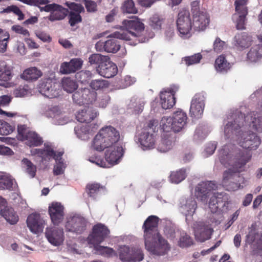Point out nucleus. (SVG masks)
<instances>
[{"instance_id":"f257e3e1","label":"nucleus","mask_w":262,"mask_h":262,"mask_svg":"<svg viewBox=\"0 0 262 262\" xmlns=\"http://www.w3.org/2000/svg\"><path fill=\"white\" fill-rule=\"evenodd\" d=\"M122 25L125 30L112 33L110 35L112 38L105 41L106 52L114 53L120 49V45L117 38L128 41L133 46L148 41V39L143 34L144 25L137 17L132 20H124Z\"/></svg>"},{"instance_id":"f03ea898","label":"nucleus","mask_w":262,"mask_h":262,"mask_svg":"<svg viewBox=\"0 0 262 262\" xmlns=\"http://www.w3.org/2000/svg\"><path fill=\"white\" fill-rule=\"evenodd\" d=\"M219 159L221 163L228 169L223 173V185L228 190H234L237 187V184H228L229 180L232 179L234 174L242 171L244 166L251 158L249 152L237 150L233 156L229 151L227 145H225L219 151Z\"/></svg>"},{"instance_id":"7ed1b4c3","label":"nucleus","mask_w":262,"mask_h":262,"mask_svg":"<svg viewBox=\"0 0 262 262\" xmlns=\"http://www.w3.org/2000/svg\"><path fill=\"white\" fill-rule=\"evenodd\" d=\"M159 219L155 215H150L142 226L145 249L152 254L164 255L170 249L167 241L160 234L158 229Z\"/></svg>"},{"instance_id":"20e7f679","label":"nucleus","mask_w":262,"mask_h":262,"mask_svg":"<svg viewBox=\"0 0 262 262\" xmlns=\"http://www.w3.org/2000/svg\"><path fill=\"white\" fill-rule=\"evenodd\" d=\"M225 136L227 138H232L237 141L238 144L245 149H236L231 152L234 156L237 150L249 152L252 155L250 150L256 149L260 144V140L255 134H248L243 132L232 122H228L224 128Z\"/></svg>"},{"instance_id":"39448f33","label":"nucleus","mask_w":262,"mask_h":262,"mask_svg":"<svg viewBox=\"0 0 262 262\" xmlns=\"http://www.w3.org/2000/svg\"><path fill=\"white\" fill-rule=\"evenodd\" d=\"M119 132L110 125L102 127L94 138L92 146L94 149L102 151L104 149L118 145L120 139Z\"/></svg>"},{"instance_id":"423d86ee","label":"nucleus","mask_w":262,"mask_h":262,"mask_svg":"<svg viewBox=\"0 0 262 262\" xmlns=\"http://www.w3.org/2000/svg\"><path fill=\"white\" fill-rule=\"evenodd\" d=\"M233 124L241 128L244 125H249L253 130L257 132H262V115L255 112H251L246 116L241 112L237 111L233 114Z\"/></svg>"},{"instance_id":"0eeeda50","label":"nucleus","mask_w":262,"mask_h":262,"mask_svg":"<svg viewBox=\"0 0 262 262\" xmlns=\"http://www.w3.org/2000/svg\"><path fill=\"white\" fill-rule=\"evenodd\" d=\"M106 148L105 152V161L97 157H91L90 161L102 167H108V165L112 166L118 164L124 154L122 147L116 145Z\"/></svg>"},{"instance_id":"6e6552de","label":"nucleus","mask_w":262,"mask_h":262,"mask_svg":"<svg viewBox=\"0 0 262 262\" xmlns=\"http://www.w3.org/2000/svg\"><path fill=\"white\" fill-rule=\"evenodd\" d=\"M192 14V27L194 31H202L209 26L210 17L204 11L200 10L199 8H191Z\"/></svg>"},{"instance_id":"1a4fd4ad","label":"nucleus","mask_w":262,"mask_h":262,"mask_svg":"<svg viewBox=\"0 0 262 262\" xmlns=\"http://www.w3.org/2000/svg\"><path fill=\"white\" fill-rule=\"evenodd\" d=\"M97 93L96 91L91 90L89 88L78 90L73 94L74 102L79 105H89L95 102Z\"/></svg>"},{"instance_id":"9d476101","label":"nucleus","mask_w":262,"mask_h":262,"mask_svg":"<svg viewBox=\"0 0 262 262\" xmlns=\"http://www.w3.org/2000/svg\"><path fill=\"white\" fill-rule=\"evenodd\" d=\"M110 230L105 225L98 223L95 225L92 232L88 237V242L94 245H97L108 237Z\"/></svg>"},{"instance_id":"9b49d317","label":"nucleus","mask_w":262,"mask_h":262,"mask_svg":"<svg viewBox=\"0 0 262 262\" xmlns=\"http://www.w3.org/2000/svg\"><path fill=\"white\" fill-rule=\"evenodd\" d=\"M195 238L197 241L204 242L211 238L213 232L210 225L205 222H198L193 224Z\"/></svg>"},{"instance_id":"f8f14e48","label":"nucleus","mask_w":262,"mask_h":262,"mask_svg":"<svg viewBox=\"0 0 262 262\" xmlns=\"http://www.w3.org/2000/svg\"><path fill=\"white\" fill-rule=\"evenodd\" d=\"M177 26L181 34L186 35L189 34L193 27L188 10L183 9L179 12L177 20Z\"/></svg>"},{"instance_id":"ddd939ff","label":"nucleus","mask_w":262,"mask_h":262,"mask_svg":"<svg viewBox=\"0 0 262 262\" xmlns=\"http://www.w3.org/2000/svg\"><path fill=\"white\" fill-rule=\"evenodd\" d=\"M87 224L86 219L79 215L71 216L66 224V229L69 231L81 234L85 230Z\"/></svg>"},{"instance_id":"4468645a","label":"nucleus","mask_w":262,"mask_h":262,"mask_svg":"<svg viewBox=\"0 0 262 262\" xmlns=\"http://www.w3.org/2000/svg\"><path fill=\"white\" fill-rule=\"evenodd\" d=\"M205 93L201 92L196 94L191 103L190 114L191 117L200 118L203 115L205 107Z\"/></svg>"},{"instance_id":"2eb2a0df","label":"nucleus","mask_w":262,"mask_h":262,"mask_svg":"<svg viewBox=\"0 0 262 262\" xmlns=\"http://www.w3.org/2000/svg\"><path fill=\"white\" fill-rule=\"evenodd\" d=\"M216 188L217 186L213 182H202L195 187V196L202 202L206 201L211 192Z\"/></svg>"},{"instance_id":"dca6fc26","label":"nucleus","mask_w":262,"mask_h":262,"mask_svg":"<svg viewBox=\"0 0 262 262\" xmlns=\"http://www.w3.org/2000/svg\"><path fill=\"white\" fill-rule=\"evenodd\" d=\"M228 196L226 193H214L209 202V207L212 213L223 210L228 204Z\"/></svg>"},{"instance_id":"f3484780","label":"nucleus","mask_w":262,"mask_h":262,"mask_svg":"<svg viewBox=\"0 0 262 262\" xmlns=\"http://www.w3.org/2000/svg\"><path fill=\"white\" fill-rule=\"evenodd\" d=\"M138 141L143 150L151 149L155 146L156 137L148 128H143L139 136Z\"/></svg>"},{"instance_id":"a211bd4d","label":"nucleus","mask_w":262,"mask_h":262,"mask_svg":"<svg viewBox=\"0 0 262 262\" xmlns=\"http://www.w3.org/2000/svg\"><path fill=\"white\" fill-rule=\"evenodd\" d=\"M49 214L52 222L58 225L62 222L64 216V207L58 202H53L49 207Z\"/></svg>"},{"instance_id":"6ab92c4d","label":"nucleus","mask_w":262,"mask_h":262,"mask_svg":"<svg viewBox=\"0 0 262 262\" xmlns=\"http://www.w3.org/2000/svg\"><path fill=\"white\" fill-rule=\"evenodd\" d=\"M27 224L32 233H38L43 231L45 221L41 219L39 213H32L28 215Z\"/></svg>"},{"instance_id":"aec40b11","label":"nucleus","mask_w":262,"mask_h":262,"mask_svg":"<svg viewBox=\"0 0 262 262\" xmlns=\"http://www.w3.org/2000/svg\"><path fill=\"white\" fill-rule=\"evenodd\" d=\"M44 145L45 148L43 149L36 148L31 150L32 155H37L41 158L42 160H46L47 159H50L51 158L55 160L56 158L61 157L63 154V152L62 151L56 153L51 146L49 144H45Z\"/></svg>"},{"instance_id":"412c9836","label":"nucleus","mask_w":262,"mask_h":262,"mask_svg":"<svg viewBox=\"0 0 262 262\" xmlns=\"http://www.w3.org/2000/svg\"><path fill=\"white\" fill-rule=\"evenodd\" d=\"M46 236L52 245L56 246L60 245L64 240L63 230L56 227L47 228Z\"/></svg>"},{"instance_id":"4be33fe9","label":"nucleus","mask_w":262,"mask_h":262,"mask_svg":"<svg viewBox=\"0 0 262 262\" xmlns=\"http://www.w3.org/2000/svg\"><path fill=\"white\" fill-rule=\"evenodd\" d=\"M98 73L102 76L110 78L115 76L118 72V68L110 57L104 63L100 64L97 69Z\"/></svg>"},{"instance_id":"5701e85b","label":"nucleus","mask_w":262,"mask_h":262,"mask_svg":"<svg viewBox=\"0 0 262 262\" xmlns=\"http://www.w3.org/2000/svg\"><path fill=\"white\" fill-rule=\"evenodd\" d=\"M83 61L80 58H73L69 62H63L61 64L60 72L63 74L75 73L80 70Z\"/></svg>"},{"instance_id":"b1692460","label":"nucleus","mask_w":262,"mask_h":262,"mask_svg":"<svg viewBox=\"0 0 262 262\" xmlns=\"http://www.w3.org/2000/svg\"><path fill=\"white\" fill-rule=\"evenodd\" d=\"M39 92L45 97L52 99L57 98L59 96L60 90L55 87V84L51 82H43L40 84L39 87Z\"/></svg>"},{"instance_id":"393cba45","label":"nucleus","mask_w":262,"mask_h":262,"mask_svg":"<svg viewBox=\"0 0 262 262\" xmlns=\"http://www.w3.org/2000/svg\"><path fill=\"white\" fill-rule=\"evenodd\" d=\"M97 116V112L92 106H85L84 109L79 111L76 115L77 120L82 123L91 122Z\"/></svg>"},{"instance_id":"a878e982","label":"nucleus","mask_w":262,"mask_h":262,"mask_svg":"<svg viewBox=\"0 0 262 262\" xmlns=\"http://www.w3.org/2000/svg\"><path fill=\"white\" fill-rule=\"evenodd\" d=\"M105 189V186L101 185L99 183L92 182L86 184L85 189V192L88 196L93 200H96L101 194L102 191Z\"/></svg>"},{"instance_id":"bb28decb","label":"nucleus","mask_w":262,"mask_h":262,"mask_svg":"<svg viewBox=\"0 0 262 262\" xmlns=\"http://www.w3.org/2000/svg\"><path fill=\"white\" fill-rule=\"evenodd\" d=\"M69 10L62 6L54 4L52 10L48 17L49 20L54 21L63 19L68 15Z\"/></svg>"},{"instance_id":"cd10ccee","label":"nucleus","mask_w":262,"mask_h":262,"mask_svg":"<svg viewBox=\"0 0 262 262\" xmlns=\"http://www.w3.org/2000/svg\"><path fill=\"white\" fill-rule=\"evenodd\" d=\"M172 117L173 118L174 132H180L186 124V114L182 110H178L173 113Z\"/></svg>"},{"instance_id":"c85d7f7f","label":"nucleus","mask_w":262,"mask_h":262,"mask_svg":"<svg viewBox=\"0 0 262 262\" xmlns=\"http://www.w3.org/2000/svg\"><path fill=\"white\" fill-rule=\"evenodd\" d=\"M235 46L239 49L249 48L251 44V37L246 32L237 33L234 37Z\"/></svg>"},{"instance_id":"c756f323","label":"nucleus","mask_w":262,"mask_h":262,"mask_svg":"<svg viewBox=\"0 0 262 262\" xmlns=\"http://www.w3.org/2000/svg\"><path fill=\"white\" fill-rule=\"evenodd\" d=\"M16 183L15 179L10 175L0 173V190L12 191Z\"/></svg>"},{"instance_id":"7c9ffc66","label":"nucleus","mask_w":262,"mask_h":262,"mask_svg":"<svg viewBox=\"0 0 262 262\" xmlns=\"http://www.w3.org/2000/svg\"><path fill=\"white\" fill-rule=\"evenodd\" d=\"M176 97L170 93L163 92L160 94V103L163 109L172 107L176 104Z\"/></svg>"},{"instance_id":"2f4dec72","label":"nucleus","mask_w":262,"mask_h":262,"mask_svg":"<svg viewBox=\"0 0 262 262\" xmlns=\"http://www.w3.org/2000/svg\"><path fill=\"white\" fill-rule=\"evenodd\" d=\"M182 211L186 216L192 215L195 211L197 207L196 201L192 198H190L183 201L181 206Z\"/></svg>"},{"instance_id":"473e14b6","label":"nucleus","mask_w":262,"mask_h":262,"mask_svg":"<svg viewBox=\"0 0 262 262\" xmlns=\"http://www.w3.org/2000/svg\"><path fill=\"white\" fill-rule=\"evenodd\" d=\"M42 72L36 67H31L25 70L21 74V78L27 80H36L42 76Z\"/></svg>"},{"instance_id":"72a5a7b5","label":"nucleus","mask_w":262,"mask_h":262,"mask_svg":"<svg viewBox=\"0 0 262 262\" xmlns=\"http://www.w3.org/2000/svg\"><path fill=\"white\" fill-rule=\"evenodd\" d=\"M12 77V68L5 61L0 62V80L4 82L10 81Z\"/></svg>"},{"instance_id":"f704fd0d","label":"nucleus","mask_w":262,"mask_h":262,"mask_svg":"<svg viewBox=\"0 0 262 262\" xmlns=\"http://www.w3.org/2000/svg\"><path fill=\"white\" fill-rule=\"evenodd\" d=\"M214 67L217 71L227 72L231 68L230 63L228 62L224 55L219 56L215 60Z\"/></svg>"},{"instance_id":"c9c22d12","label":"nucleus","mask_w":262,"mask_h":262,"mask_svg":"<svg viewBox=\"0 0 262 262\" xmlns=\"http://www.w3.org/2000/svg\"><path fill=\"white\" fill-rule=\"evenodd\" d=\"M26 143L30 147L38 146L42 144L43 141L38 134L33 132H28L26 136Z\"/></svg>"},{"instance_id":"e433bc0d","label":"nucleus","mask_w":262,"mask_h":262,"mask_svg":"<svg viewBox=\"0 0 262 262\" xmlns=\"http://www.w3.org/2000/svg\"><path fill=\"white\" fill-rule=\"evenodd\" d=\"M1 214L8 222L12 225L16 224L18 221L17 214L12 208H7L2 210Z\"/></svg>"},{"instance_id":"4c0bfd02","label":"nucleus","mask_w":262,"mask_h":262,"mask_svg":"<svg viewBox=\"0 0 262 262\" xmlns=\"http://www.w3.org/2000/svg\"><path fill=\"white\" fill-rule=\"evenodd\" d=\"M248 58L251 61H256L262 57V45H256L251 48L247 54Z\"/></svg>"},{"instance_id":"58836bf2","label":"nucleus","mask_w":262,"mask_h":262,"mask_svg":"<svg viewBox=\"0 0 262 262\" xmlns=\"http://www.w3.org/2000/svg\"><path fill=\"white\" fill-rule=\"evenodd\" d=\"M160 127L165 132H169L171 130L174 132V124L173 118L172 117H163L161 120Z\"/></svg>"},{"instance_id":"ea45409f","label":"nucleus","mask_w":262,"mask_h":262,"mask_svg":"<svg viewBox=\"0 0 262 262\" xmlns=\"http://www.w3.org/2000/svg\"><path fill=\"white\" fill-rule=\"evenodd\" d=\"M173 145V137L170 135H164L161 140V143L158 147L162 152H166L172 147Z\"/></svg>"},{"instance_id":"a19ab883","label":"nucleus","mask_w":262,"mask_h":262,"mask_svg":"<svg viewBox=\"0 0 262 262\" xmlns=\"http://www.w3.org/2000/svg\"><path fill=\"white\" fill-rule=\"evenodd\" d=\"M132 249L127 246H120L119 249V257L124 262H130Z\"/></svg>"},{"instance_id":"79ce46f5","label":"nucleus","mask_w":262,"mask_h":262,"mask_svg":"<svg viewBox=\"0 0 262 262\" xmlns=\"http://www.w3.org/2000/svg\"><path fill=\"white\" fill-rule=\"evenodd\" d=\"M186 177V170L184 169H181L178 171L172 172L169 179L171 183L178 184L184 180Z\"/></svg>"},{"instance_id":"37998d69","label":"nucleus","mask_w":262,"mask_h":262,"mask_svg":"<svg viewBox=\"0 0 262 262\" xmlns=\"http://www.w3.org/2000/svg\"><path fill=\"white\" fill-rule=\"evenodd\" d=\"M109 86L108 81L103 79L93 80L90 83V86L94 91L107 88Z\"/></svg>"},{"instance_id":"c03bdc74","label":"nucleus","mask_w":262,"mask_h":262,"mask_svg":"<svg viewBox=\"0 0 262 262\" xmlns=\"http://www.w3.org/2000/svg\"><path fill=\"white\" fill-rule=\"evenodd\" d=\"M121 10L124 13L136 14L138 12L133 0H125L122 4Z\"/></svg>"},{"instance_id":"a18cd8bd","label":"nucleus","mask_w":262,"mask_h":262,"mask_svg":"<svg viewBox=\"0 0 262 262\" xmlns=\"http://www.w3.org/2000/svg\"><path fill=\"white\" fill-rule=\"evenodd\" d=\"M62 86L68 93H72L77 88L76 82L70 78H65L62 80Z\"/></svg>"},{"instance_id":"49530a36","label":"nucleus","mask_w":262,"mask_h":262,"mask_svg":"<svg viewBox=\"0 0 262 262\" xmlns=\"http://www.w3.org/2000/svg\"><path fill=\"white\" fill-rule=\"evenodd\" d=\"M108 56L102 55L100 54H93L89 58V62L91 64H96L98 67L108 59Z\"/></svg>"},{"instance_id":"de8ad7c7","label":"nucleus","mask_w":262,"mask_h":262,"mask_svg":"<svg viewBox=\"0 0 262 262\" xmlns=\"http://www.w3.org/2000/svg\"><path fill=\"white\" fill-rule=\"evenodd\" d=\"M11 12H13L18 16L19 20L24 19V14L23 13L20 9L15 5L8 6L6 8L4 9L1 12V13H9Z\"/></svg>"},{"instance_id":"09e8293b","label":"nucleus","mask_w":262,"mask_h":262,"mask_svg":"<svg viewBox=\"0 0 262 262\" xmlns=\"http://www.w3.org/2000/svg\"><path fill=\"white\" fill-rule=\"evenodd\" d=\"M143 250L138 248H132L130 262H139L144 259Z\"/></svg>"},{"instance_id":"8fccbe9b","label":"nucleus","mask_w":262,"mask_h":262,"mask_svg":"<svg viewBox=\"0 0 262 262\" xmlns=\"http://www.w3.org/2000/svg\"><path fill=\"white\" fill-rule=\"evenodd\" d=\"M55 161L56 165L54 166L53 169L54 174L55 176H58L63 174L66 168V165L63 163L61 157L56 158Z\"/></svg>"},{"instance_id":"3c124183","label":"nucleus","mask_w":262,"mask_h":262,"mask_svg":"<svg viewBox=\"0 0 262 262\" xmlns=\"http://www.w3.org/2000/svg\"><path fill=\"white\" fill-rule=\"evenodd\" d=\"M193 244L192 238L186 233L182 234L179 241V245L182 248L188 247Z\"/></svg>"},{"instance_id":"603ef678","label":"nucleus","mask_w":262,"mask_h":262,"mask_svg":"<svg viewBox=\"0 0 262 262\" xmlns=\"http://www.w3.org/2000/svg\"><path fill=\"white\" fill-rule=\"evenodd\" d=\"M14 129L13 126L7 122L0 120V135H8L12 133Z\"/></svg>"},{"instance_id":"864d4df0","label":"nucleus","mask_w":262,"mask_h":262,"mask_svg":"<svg viewBox=\"0 0 262 262\" xmlns=\"http://www.w3.org/2000/svg\"><path fill=\"white\" fill-rule=\"evenodd\" d=\"M202 58V56L201 54L197 53L192 56L185 57L183 58V60L185 61V64L189 66L199 63Z\"/></svg>"},{"instance_id":"5fc2aeb1","label":"nucleus","mask_w":262,"mask_h":262,"mask_svg":"<svg viewBox=\"0 0 262 262\" xmlns=\"http://www.w3.org/2000/svg\"><path fill=\"white\" fill-rule=\"evenodd\" d=\"M22 162L27 167V173L32 178L34 177L36 171V166L31 162V161L27 158L23 159Z\"/></svg>"},{"instance_id":"6e6d98bb","label":"nucleus","mask_w":262,"mask_h":262,"mask_svg":"<svg viewBox=\"0 0 262 262\" xmlns=\"http://www.w3.org/2000/svg\"><path fill=\"white\" fill-rule=\"evenodd\" d=\"M82 21V17L80 14L71 11L69 14V23L71 27L75 26Z\"/></svg>"},{"instance_id":"4d7b16f0","label":"nucleus","mask_w":262,"mask_h":262,"mask_svg":"<svg viewBox=\"0 0 262 262\" xmlns=\"http://www.w3.org/2000/svg\"><path fill=\"white\" fill-rule=\"evenodd\" d=\"M10 35L8 32H5L4 35L0 36V53H4L7 51Z\"/></svg>"},{"instance_id":"13d9d810","label":"nucleus","mask_w":262,"mask_h":262,"mask_svg":"<svg viewBox=\"0 0 262 262\" xmlns=\"http://www.w3.org/2000/svg\"><path fill=\"white\" fill-rule=\"evenodd\" d=\"M97 250L103 255L107 257H113L117 256L116 251L111 248L108 247L99 246Z\"/></svg>"},{"instance_id":"bf43d9fd","label":"nucleus","mask_w":262,"mask_h":262,"mask_svg":"<svg viewBox=\"0 0 262 262\" xmlns=\"http://www.w3.org/2000/svg\"><path fill=\"white\" fill-rule=\"evenodd\" d=\"M89 127L86 125L75 127V132L79 138L84 139L85 136H87L89 134Z\"/></svg>"},{"instance_id":"052dcab7","label":"nucleus","mask_w":262,"mask_h":262,"mask_svg":"<svg viewBox=\"0 0 262 262\" xmlns=\"http://www.w3.org/2000/svg\"><path fill=\"white\" fill-rule=\"evenodd\" d=\"M86 11L88 12L93 13L97 10V3L92 0H83Z\"/></svg>"},{"instance_id":"680f3d73","label":"nucleus","mask_w":262,"mask_h":262,"mask_svg":"<svg viewBox=\"0 0 262 262\" xmlns=\"http://www.w3.org/2000/svg\"><path fill=\"white\" fill-rule=\"evenodd\" d=\"M67 5L71 11L73 12L78 13V14L84 12V8L80 4L72 2L69 4H67Z\"/></svg>"},{"instance_id":"e2e57ef3","label":"nucleus","mask_w":262,"mask_h":262,"mask_svg":"<svg viewBox=\"0 0 262 262\" xmlns=\"http://www.w3.org/2000/svg\"><path fill=\"white\" fill-rule=\"evenodd\" d=\"M225 45V42L222 40L220 37H217L213 42V50L214 52L220 53L223 50Z\"/></svg>"},{"instance_id":"0e129e2a","label":"nucleus","mask_w":262,"mask_h":262,"mask_svg":"<svg viewBox=\"0 0 262 262\" xmlns=\"http://www.w3.org/2000/svg\"><path fill=\"white\" fill-rule=\"evenodd\" d=\"M162 24V20L159 16L155 14L150 18V25L154 29H160Z\"/></svg>"},{"instance_id":"69168bd1","label":"nucleus","mask_w":262,"mask_h":262,"mask_svg":"<svg viewBox=\"0 0 262 262\" xmlns=\"http://www.w3.org/2000/svg\"><path fill=\"white\" fill-rule=\"evenodd\" d=\"M246 15V14H242L240 15L237 19L236 27L237 30H243L245 29V25Z\"/></svg>"},{"instance_id":"338daca9","label":"nucleus","mask_w":262,"mask_h":262,"mask_svg":"<svg viewBox=\"0 0 262 262\" xmlns=\"http://www.w3.org/2000/svg\"><path fill=\"white\" fill-rule=\"evenodd\" d=\"M36 36L43 42H49L51 41L52 38L50 36L43 31H36L35 32Z\"/></svg>"},{"instance_id":"774afa93","label":"nucleus","mask_w":262,"mask_h":262,"mask_svg":"<svg viewBox=\"0 0 262 262\" xmlns=\"http://www.w3.org/2000/svg\"><path fill=\"white\" fill-rule=\"evenodd\" d=\"M12 30L17 33L23 34L26 36H29L30 34L28 30L19 25H14L12 27Z\"/></svg>"}]
</instances>
